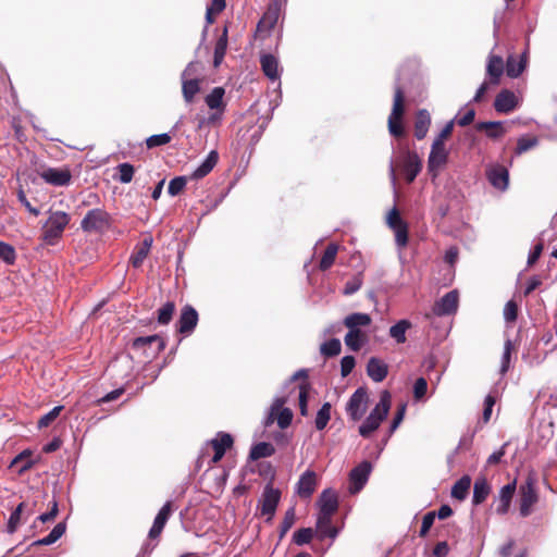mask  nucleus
<instances>
[{"label":"nucleus","mask_w":557,"mask_h":557,"mask_svg":"<svg viewBox=\"0 0 557 557\" xmlns=\"http://www.w3.org/2000/svg\"><path fill=\"white\" fill-rule=\"evenodd\" d=\"M119 181L123 184L132 182L134 176V166L131 163H121L117 165Z\"/></svg>","instance_id":"55"},{"label":"nucleus","mask_w":557,"mask_h":557,"mask_svg":"<svg viewBox=\"0 0 557 557\" xmlns=\"http://www.w3.org/2000/svg\"><path fill=\"white\" fill-rule=\"evenodd\" d=\"M516 486V481H512L500 488L498 494L499 504L496 507L497 513L505 515L508 512Z\"/></svg>","instance_id":"26"},{"label":"nucleus","mask_w":557,"mask_h":557,"mask_svg":"<svg viewBox=\"0 0 557 557\" xmlns=\"http://www.w3.org/2000/svg\"><path fill=\"white\" fill-rule=\"evenodd\" d=\"M111 226V215L101 208L87 211L81 221V228L87 234H104Z\"/></svg>","instance_id":"3"},{"label":"nucleus","mask_w":557,"mask_h":557,"mask_svg":"<svg viewBox=\"0 0 557 557\" xmlns=\"http://www.w3.org/2000/svg\"><path fill=\"white\" fill-rule=\"evenodd\" d=\"M513 350V344L510 338H507L504 344V350L500 360L499 373L505 375L510 369L511 354Z\"/></svg>","instance_id":"43"},{"label":"nucleus","mask_w":557,"mask_h":557,"mask_svg":"<svg viewBox=\"0 0 557 557\" xmlns=\"http://www.w3.org/2000/svg\"><path fill=\"white\" fill-rule=\"evenodd\" d=\"M535 483V475L530 473L525 482L520 486V515L522 517H528L532 511V507L539 500Z\"/></svg>","instance_id":"5"},{"label":"nucleus","mask_w":557,"mask_h":557,"mask_svg":"<svg viewBox=\"0 0 557 557\" xmlns=\"http://www.w3.org/2000/svg\"><path fill=\"white\" fill-rule=\"evenodd\" d=\"M372 465L369 461H362L355 467L349 473V492L351 494L359 493L367 484Z\"/></svg>","instance_id":"11"},{"label":"nucleus","mask_w":557,"mask_h":557,"mask_svg":"<svg viewBox=\"0 0 557 557\" xmlns=\"http://www.w3.org/2000/svg\"><path fill=\"white\" fill-rule=\"evenodd\" d=\"M295 523V510L294 508H289L284 516V519L280 527V539H283L285 534L289 531V529Z\"/></svg>","instance_id":"56"},{"label":"nucleus","mask_w":557,"mask_h":557,"mask_svg":"<svg viewBox=\"0 0 557 557\" xmlns=\"http://www.w3.org/2000/svg\"><path fill=\"white\" fill-rule=\"evenodd\" d=\"M537 145L536 138L521 137L518 139L516 153L521 154Z\"/></svg>","instance_id":"60"},{"label":"nucleus","mask_w":557,"mask_h":557,"mask_svg":"<svg viewBox=\"0 0 557 557\" xmlns=\"http://www.w3.org/2000/svg\"><path fill=\"white\" fill-rule=\"evenodd\" d=\"M369 403L368 392L364 387H358L350 396L346 412L352 421L360 420L367 411Z\"/></svg>","instance_id":"7"},{"label":"nucleus","mask_w":557,"mask_h":557,"mask_svg":"<svg viewBox=\"0 0 557 557\" xmlns=\"http://www.w3.org/2000/svg\"><path fill=\"white\" fill-rule=\"evenodd\" d=\"M32 453L29 450H23L17 456L14 457V459L11 462V467H14L15 465H18L21 460L25 459V462L22 465L21 468H18V473L22 474L25 471L29 470L34 466V461L30 459Z\"/></svg>","instance_id":"48"},{"label":"nucleus","mask_w":557,"mask_h":557,"mask_svg":"<svg viewBox=\"0 0 557 557\" xmlns=\"http://www.w3.org/2000/svg\"><path fill=\"white\" fill-rule=\"evenodd\" d=\"M308 383L306 381H302L298 386H297V392H296V396L298 398V403H299V410H300V414L301 416H307L308 413V407H307V403H308Z\"/></svg>","instance_id":"45"},{"label":"nucleus","mask_w":557,"mask_h":557,"mask_svg":"<svg viewBox=\"0 0 557 557\" xmlns=\"http://www.w3.org/2000/svg\"><path fill=\"white\" fill-rule=\"evenodd\" d=\"M317 530L321 539H335L338 534V530L332 525V516L319 515L317 519Z\"/></svg>","instance_id":"31"},{"label":"nucleus","mask_w":557,"mask_h":557,"mask_svg":"<svg viewBox=\"0 0 557 557\" xmlns=\"http://www.w3.org/2000/svg\"><path fill=\"white\" fill-rule=\"evenodd\" d=\"M227 48V28L225 27L223 34L219 37L214 47L213 65L218 67L226 53Z\"/></svg>","instance_id":"38"},{"label":"nucleus","mask_w":557,"mask_h":557,"mask_svg":"<svg viewBox=\"0 0 557 557\" xmlns=\"http://www.w3.org/2000/svg\"><path fill=\"white\" fill-rule=\"evenodd\" d=\"M337 251H338V246L336 244H330L326 247V249L320 260V265H319L322 271H325L333 265L336 255H337Z\"/></svg>","instance_id":"44"},{"label":"nucleus","mask_w":557,"mask_h":557,"mask_svg":"<svg viewBox=\"0 0 557 557\" xmlns=\"http://www.w3.org/2000/svg\"><path fill=\"white\" fill-rule=\"evenodd\" d=\"M288 399L286 397H276L269 410V413L264 420V425L270 426L276 419L277 425L281 429H286L290 425L293 420V411L289 408H284V404Z\"/></svg>","instance_id":"4"},{"label":"nucleus","mask_w":557,"mask_h":557,"mask_svg":"<svg viewBox=\"0 0 557 557\" xmlns=\"http://www.w3.org/2000/svg\"><path fill=\"white\" fill-rule=\"evenodd\" d=\"M448 154L449 152L445 144L433 141L428 158V171L433 177H436L438 172L445 166L448 161Z\"/></svg>","instance_id":"9"},{"label":"nucleus","mask_w":557,"mask_h":557,"mask_svg":"<svg viewBox=\"0 0 557 557\" xmlns=\"http://www.w3.org/2000/svg\"><path fill=\"white\" fill-rule=\"evenodd\" d=\"M219 160V154L215 150H212L208 153L207 158L201 162L199 166H197L191 178L194 180H200L205 176H207L213 168L216 165Z\"/></svg>","instance_id":"28"},{"label":"nucleus","mask_w":557,"mask_h":557,"mask_svg":"<svg viewBox=\"0 0 557 557\" xmlns=\"http://www.w3.org/2000/svg\"><path fill=\"white\" fill-rule=\"evenodd\" d=\"M0 259L7 264H13L16 260V252L12 245L0 242Z\"/></svg>","instance_id":"49"},{"label":"nucleus","mask_w":557,"mask_h":557,"mask_svg":"<svg viewBox=\"0 0 557 557\" xmlns=\"http://www.w3.org/2000/svg\"><path fill=\"white\" fill-rule=\"evenodd\" d=\"M478 131H484L486 136L492 139H498L506 134V127L503 122H479L475 125Z\"/></svg>","instance_id":"29"},{"label":"nucleus","mask_w":557,"mask_h":557,"mask_svg":"<svg viewBox=\"0 0 557 557\" xmlns=\"http://www.w3.org/2000/svg\"><path fill=\"white\" fill-rule=\"evenodd\" d=\"M210 444L214 449L212 462L216 463L223 458L226 449L233 445V437L228 433L219 432L216 437L211 440Z\"/></svg>","instance_id":"22"},{"label":"nucleus","mask_w":557,"mask_h":557,"mask_svg":"<svg viewBox=\"0 0 557 557\" xmlns=\"http://www.w3.org/2000/svg\"><path fill=\"white\" fill-rule=\"evenodd\" d=\"M391 404V394L387 391H383L381 393L380 401L359 426V434L362 437H370L371 434L379 429L388 414Z\"/></svg>","instance_id":"1"},{"label":"nucleus","mask_w":557,"mask_h":557,"mask_svg":"<svg viewBox=\"0 0 557 557\" xmlns=\"http://www.w3.org/2000/svg\"><path fill=\"white\" fill-rule=\"evenodd\" d=\"M344 341L350 350L358 351L364 343V334L360 330H349Z\"/></svg>","instance_id":"41"},{"label":"nucleus","mask_w":557,"mask_h":557,"mask_svg":"<svg viewBox=\"0 0 557 557\" xmlns=\"http://www.w3.org/2000/svg\"><path fill=\"white\" fill-rule=\"evenodd\" d=\"M405 412H406V405L401 404L398 407L397 412L395 413V417L393 418V421L391 423V426H389V433L391 434L394 433L397 430V428L399 426V424L404 420Z\"/></svg>","instance_id":"64"},{"label":"nucleus","mask_w":557,"mask_h":557,"mask_svg":"<svg viewBox=\"0 0 557 557\" xmlns=\"http://www.w3.org/2000/svg\"><path fill=\"white\" fill-rule=\"evenodd\" d=\"M367 373L372 381L380 383L387 376L388 367L383 360L371 357L367 364Z\"/></svg>","instance_id":"25"},{"label":"nucleus","mask_w":557,"mask_h":557,"mask_svg":"<svg viewBox=\"0 0 557 557\" xmlns=\"http://www.w3.org/2000/svg\"><path fill=\"white\" fill-rule=\"evenodd\" d=\"M457 308L458 293L457 290H450L434 304L432 311L435 315L442 317L455 313Z\"/></svg>","instance_id":"14"},{"label":"nucleus","mask_w":557,"mask_h":557,"mask_svg":"<svg viewBox=\"0 0 557 557\" xmlns=\"http://www.w3.org/2000/svg\"><path fill=\"white\" fill-rule=\"evenodd\" d=\"M505 70L506 67L504 65L503 58L491 53L486 64V74L490 78V83L493 85H498Z\"/></svg>","instance_id":"21"},{"label":"nucleus","mask_w":557,"mask_h":557,"mask_svg":"<svg viewBox=\"0 0 557 557\" xmlns=\"http://www.w3.org/2000/svg\"><path fill=\"white\" fill-rule=\"evenodd\" d=\"M486 177L492 186L506 190L509 183L508 170L503 165H494L486 171Z\"/></svg>","instance_id":"18"},{"label":"nucleus","mask_w":557,"mask_h":557,"mask_svg":"<svg viewBox=\"0 0 557 557\" xmlns=\"http://www.w3.org/2000/svg\"><path fill=\"white\" fill-rule=\"evenodd\" d=\"M411 326L412 324L409 320L401 319L389 327L388 335L397 344H404L407 341L406 333Z\"/></svg>","instance_id":"33"},{"label":"nucleus","mask_w":557,"mask_h":557,"mask_svg":"<svg viewBox=\"0 0 557 557\" xmlns=\"http://www.w3.org/2000/svg\"><path fill=\"white\" fill-rule=\"evenodd\" d=\"M404 113V90L401 87H395L393 109L388 117L389 133L395 137H400L404 134L401 125V116Z\"/></svg>","instance_id":"6"},{"label":"nucleus","mask_w":557,"mask_h":557,"mask_svg":"<svg viewBox=\"0 0 557 557\" xmlns=\"http://www.w3.org/2000/svg\"><path fill=\"white\" fill-rule=\"evenodd\" d=\"M175 311V305L172 301L165 302L158 310V323L162 325H166L172 320L173 313Z\"/></svg>","instance_id":"47"},{"label":"nucleus","mask_w":557,"mask_h":557,"mask_svg":"<svg viewBox=\"0 0 557 557\" xmlns=\"http://www.w3.org/2000/svg\"><path fill=\"white\" fill-rule=\"evenodd\" d=\"M275 453V448L272 444L267 442H260L253 445L249 453L251 460H258L260 458L270 457Z\"/></svg>","instance_id":"39"},{"label":"nucleus","mask_w":557,"mask_h":557,"mask_svg":"<svg viewBox=\"0 0 557 557\" xmlns=\"http://www.w3.org/2000/svg\"><path fill=\"white\" fill-rule=\"evenodd\" d=\"M356 364V359L354 356H344L341 360V374L342 376H347L351 373Z\"/></svg>","instance_id":"61"},{"label":"nucleus","mask_w":557,"mask_h":557,"mask_svg":"<svg viewBox=\"0 0 557 557\" xmlns=\"http://www.w3.org/2000/svg\"><path fill=\"white\" fill-rule=\"evenodd\" d=\"M471 486V478L469 475H463L460 478L451 488V496L456 499L463 500L469 492Z\"/></svg>","instance_id":"40"},{"label":"nucleus","mask_w":557,"mask_h":557,"mask_svg":"<svg viewBox=\"0 0 557 557\" xmlns=\"http://www.w3.org/2000/svg\"><path fill=\"white\" fill-rule=\"evenodd\" d=\"M528 64V54L524 51L521 55H508L506 61V74L510 78L519 77L522 72L525 70Z\"/></svg>","instance_id":"24"},{"label":"nucleus","mask_w":557,"mask_h":557,"mask_svg":"<svg viewBox=\"0 0 557 557\" xmlns=\"http://www.w3.org/2000/svg\"><path fill=\"white\" fill-rule=\"evenodd\" d=\"M428 391V382L424 377H419L416 380L413 385V396L416 399H421Z\"/></svg>","instance_id":"63"},{"label":"nucleus","mask_w":557,"mask_h":557,"mask_svg":"<svg viewBox=\"0 0 557 557\" xmlns=\"http://www.w3.org/2000/svg\"><path fill=\"white\" fill-rule=\"evenodd\" d=\"M319 515L333 516L338 508L337 495L332 490H324L318 500Z\"/></svg>","instance_id":"20"},{"label":"nucleus","mask_w":557,"mask_h":557,"mask_svg":"<svg viewBox=\"0 0 557 557\" xmlns=\"http://www.w3.org/2000/svg\"><path fill=\"white\" fill-rule=\"evenodd\" d=\"M431 125V116L430 113L425 110H419L417 113L416 122H414V136L417 139H423L429 131Z\"/></svg>","instance_id":"30"},{"label":"nucleus","mask_w":557,"mask_h":557,"mask_svg":"<svg viewBox=\"0 0 557 557\" xmlns=\"http://www.w3.org/2000/svg\"><path fill=\"white\" fill-rule=\"evenodd\" d=\"M182 94L186 103H191L195 96L200 91V81L198 78H181Z\"/></svg>","instance_id":"35"},{"label":"nucleus","mask_w":557,"mask_h":557,"mask_svg":"<svg viewBox=\"0 0 557 557\" xmlns=\"http://www.w3.org/2000/svg\"><path fill=\"white\" fill-rule=\"evenodd\" d=\"M403 173L408 183L414 181L422 169V162L416 152L407 151L401 164Z\"/></svg>","instance_id":"16"},{"label":"nucleus","mask_w":557,"mask_h":557,"mask_svg":"<svg viewBox=\"0 0 557 557\" xmlns=\"http://www.w3.org/2000/svg\"><path fill=\"white\" fill-rule=\"evenodd\" d=\"M386 222L395 234V243L397 247H406L408 244V224L403 220L396 207L388 212Z\"/></svg>","instance_id":"8"},{"label":"nucleus","mask_w":557,"mask_h":557,"mask_svg":"<svg viewBox=\"0 0 557 557\" xmlns=\"http://www.w3.org/2000/svg\"><path fill=\"white\" fill-rule=\"evenodd\" d=\"M48 219L42 225L41 239L46 245L53 246L62 237L64 230L71 221L69 213L64 211H48Z\"/></svg>","instance_id":"2"},{"label":"nucleus","mask_w":557,"mask_h":557,"mask_svg":"<svg viewBox=\"0 0 557 557\" xmlns=\"http://www.w3.org/2000/svg\"><path fill=\"white\" fill-rule=\"evenodd\" d=\"M171 136L168 133L151 135L147 138L146 144L148 148L160 147L169 144Z\"/></svg>","instance_id":"58"},{"label":"nucleus","mask_w":557,"mask_h":557,"mask_svg":"<svg viewBox=\"0 0 557 557\" xmlns=\"http://www.w3.org/2000/svg\"><path fill=\"white\" fill-rule=\"evenodd\" d=\"M23 508H24V503H21L10 515L8 525H7L9 533H14L16 531L17 527L20 525Z\"/></svg>","instance_id":"51"},{"label":"nucleus","mask_w":557,"mask_h":557,"mask_svg":"<svg viewBox=\"0 0 557 557\" xmlns=\"http://www.w3.org/2000/svg\"><path fill=\"white\" fill-rule=\"evenodd\" d=\"M518 317V306L513 300H509L506 302L504 307V319L508 323H512L517 320Z\"/></svg>","instance_id":"59"},{"label":"nucleus","mask_w":557,"mask_h":557,"mask_svg":"<svg viewBox=\"0 0 557 557\" xmlns=\"http://www.w3.org/2000/svg\"><path fill=\"white\" fill-rule=\"evenodd\" d=\"M320 350H321V354L326 357L337 356V355H339V352L342 350L341 341L337 338L329 339L321 345Z\"/></svg>","instance_id":"46"},{"label":"nucleus","mask_w":557,"mask_h":557,"mask_svg":"<svg viewBox=\"0 0 557 557\" xmlns=\"http://www.w3.org/2000/svg\"><path fill=\"white\" fill-rule=\"evenodd\" d=\"M435 520V511H429L425 513L422 518L421 529L419 532V535L421 537L425 536L428 532L430 531L431 527L433 525Z\"/></svg>","instance_id":"62"},{"label":"nucleus","mask_w":557,"mask_h":557,"mask_svg":"<svg viewBox=\"0 0 557 557\" xmlns=\"http://www.w3.org/2000/svg\"><path fill=\"white\" fill-rule=\"evenodd\" d=\"M151 245L152 237H146L140 244L135 246L129 259L134 268H139L144 263L145 259L149 255Z\"/></svg>","instance_id":"27"},{"label":"nucleus","mask_w":557,"mask_h":557,"mask_svg":"<svg viewBox=\"0 0 557 557\" xmlns=\"http://www.w3.org/2000/svg\"><path fill=\"white\" fill-rule=\"evenodd\" d=\"M225 0H212L206 12L207 23L212 24L214 21L213 16L220 14L225 9Z\"/></svg>","instance_id":"50"},{"label":"nucleus","mask_w":557,"mask_h":557,"mask_svg":"<svg viewBox=\"0 0 557 557\" xmlns=\"http://www.w3.org/2000/svg\"><path fill=\"white\" fill-rule=\"evenodd\" d=\"M186 177L185 176H176L172 178L168 186V193L171 196L178 195L186 186Z\"/></svg>","instance_id":"57"},{"label":"nucleus","mask_w":557,"mask_h":557,"mask_svg":"<svg viewBox=\"0 0 557 557\" xmlns=\"http://www.w3.org/2000/svg\"><path fill=\"white\" fill-rule=\"evenodd\" d=\"M66 527L65 523L59 522L54 525V528L50 531V533L30 544V546H37V545H51L55 543L64 533H65Z\"/></svg>","instance_id":"37"},{"label":"nucleus","mask_w":557,"mask_h":557,"mask_svg":"<svg viewBox=\"0 0 557 557\" xmlns=\"http://www.w3.org/2000/svg\"><path fill=\"white\" fill-rule=\"evenodd\" d=\"M62 410H63V406L53 407L49 412L44 414L38 420V428L42 429V428L49 426L59 417V414L61 413Z\"/></svg>","instance_id":"53"},{"label":"nucleus","mask_w":557,"mask_h":557,"mask_svg":"<svg viewBox=\"0 0 557 557\" xmlns=\"http://www.w3.org/2000/svg\"><path fill=\"white\" fill-rule=\"evenodd\" d=\"M280 498L281 492L277 488H274L271 484H267L260 498V513L262 516H268V521L273 518L280 503Z\"/></svg>","instance_id":"12"},{"label":"nucleus","mask_w":557,"mask_h":557,"mask_svg":"<svg viewBox=\"0 0 557 557\" xmlns=\"http://www.w3.org/2000/svg\"><path fill=\"white\" fill-rule=\"evenodd\" d=\"M171 512H172L171 502H166L162 506V508L159 510V512L157 513V516L153 520V524L164 529V527L171 516Z\"/></svg>","instance_id":"54"},{"label":"nucleus","mask_w":557,"mask_h":557,"mask_svg":"<svg viewBox=\"0 0 557 557\" xmlns=\"http://www.w3.org/2000/svg\"><path fill=\"white\" fill-rule=\"evenodd\" d=\"M517 107L516 95L508 89H503L495 98L494 108L498 113H509Z\"/></svg>","instance_id":"23"},{"label":"nucleus","mask_w":557,"mask_h":557,"mask_svg":"<svg viewBox=\"0 0 557 557\" xmlns=\"http://www.w3.org/2000/svg\"><path fill=\"white\" fill-rule=\"evenodd\" d=\"M313 536V531L311 528H302L297 530L293 535V542L298 545H305L310 543L311 539Z\"/></svg>","instance_id":"52"},{"label":"nucleus","mask_w":557,"mask_h":557,"mask_svg":"<svg viewBox=\"0 0 557 557\" xmlns=\"http://www.w3.org/2000/svg\"><path fill=\"white\" fill-rule=\"evenodd\" d=\"M260 64L264 75L271 81H277L281 77L282 70L278 59L272 53H264L260 57Z\"/></svg>","instance_id":"19"},{"label":"nucleus","mask_w":557,"mask_h":557,"mask_svg":"<svg viewBox=\"0 0 557 557\" xmlns=\"http://www.w3.org/2000/svg\"><path fill=\"white\" fill-rule=\"evenodd\" d=\"M198 323V313L195 308L187 305L182 309L178 322L177 330L182 334H189L194 331Z\"/></svg>","instance_id":"17"},{"label":"nucleus","mask_w":557,"mask_h":557,"mask_svg":"<svg viewBox=\"0 0 557 557\" xmlns=\"http://www.w3.org/2000/svg\"><path fill=\"white\" fill-rule=\"evenodd\" d=\"M132 347L137 351H141L147 359H150L164 348V342L159 335H150L135 338Z\"/></svg>","instance_id":"10"},{"label":"nucleus","mask_w":557,"mask_h":557,"mask_svg":"<svg viewBox=\"0 0 557 557\" xmlns=\"http://www.w3.org/2000/svg\"><path fill=\"white\" fill-rule=\"evenodd\" d=\"M38 174L45 183L57 187L67 186L72 180L71 171L67 168H46Z\"/></svg>","instance_id":"13"},{"label":"nucleus","mask_w":557,"mask_h":557,"mask_svg":"<svg viewBox=\"0 0 557 557\" xmlns=\"http://www.w3.org/2000/svg\"><path fill=\"white\" fill-rule=\"evenodd\" d=\"M317 487V473L306 470L296 483L295 491L301 498H310Z\"/></svg>","instance_id":"15"},{"label":"nucleus","mask_w":557,"mask_h":557,"mask_svg":"<svg viewBox=\"0 0 557 557\" xmlns=\"http://www.w3.org/2000/svg\"><path fill=\"white\" fill-rule=\"evenodd\" d=\"M491 486L485 478H478L473 485V498L474 505L482 504L488 496Z\"/></svg>","instance_id":"36"},{"label":"nucleus","mask_w":557,"mask_h":557,"mask_svg":"<svg viewBox=\"0 0 557 557\" xmlns=\"http://www.w3.org/2000/svg\"><path fill=\"white\" fill-rule=\"evenodd\" d=\"M331 419V404L324 403L317 412L314 424L317 430L322 431Z\"/></svg>","instance_id":"42"},{"label":"nucleus","mask_w":557,"mask_h":557,"mask_svg":"<svg viewBox=\"0 0 557 557\" xmlns=\"http://www.w3.org/2000/svg\"><path fill=\"white\" fill-rule=\"evenodd\" d=\"M372 322L368 313L355 312L344 319V324L348 330H360L362 326H369Z\"/></svg>","instance_id":"34"},{"label":"nucleus","mask_w":557,"mask_h":557,"mask_svg":"<svg viewBox=\"0 0 557 557\" xmlns=\"http://www.w3.org/2000/svg\"><path fill=\"white\" fill-rule=\"evenodd\" d=\"M225 95V90L223 87H214L210 94H208L205 98L206 104L211 110H216L224 112L225 103L223 101Z\"/></svg>","instance_id":"32"}]
</instances>
